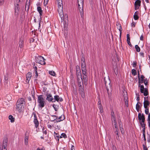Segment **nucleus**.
Instances as JSON below:
<instances>
[{
  "label": "nucleus",
  "mask_w": 150,
  "mask_h": 150,
  "mask_svg": "<svg viewBox=\"0 0 150 150\" xmlns=\"http://www.w3.org/2000/svg\"><path fill=\"white\" fill-rule=\"evenodd\" d=\"M111 117L112 120V123L113 127L114 130V133L115 134V137L117 140H120L119 134L118 132L119 129L118 126V123L119 124V127L121 132L123 134L124 132V130L123 128V126L122 123L119 120H117L115 115L113 111L111 113Z\"/></svg>",
  "instance_id": "nucleus-1"
},
{
  "label": "nucleus",
  "mask_w": 150,
  "mask_h": 150,
  "mask_svg": "<svg viewBox=\"0 0 150 150\" xmlns=\"http://www.w3.org/2000/svg\"><path fill=\"white\" fill-rule=\"evenodd\" d=\"M81 70L83 75V78L84 81L87 80V76L86 75V63L84 57H82L81 59Z\"/></svg>",
  "instance_id": "nucleus-2"
},
{
  "label": "nucleus",
  "mask_w": 150,
  "mask_h": 150,
  "mask_svg": "<svg viewBox=\"0 0 150 150\" xmlns=\"http://www.w3.org/2000/svg\"><path fill=\"white\" fill-rule=\"evenodd\" d=\"M25 102L24 98H21L18 99L16 104V109L19 112L23 111L24 108Z\"/></svg>",
  "instance_id": "nucleus-3"
},
{
  "label": "nucleus",
  "mask_w": 150,
  "mask_h": 150,
  "mask_svg": "<svg viewBox=\"0 0 150 150\" xmlns=\"http://www.w3.org/2000/svg\"><path fill=\"white\" fill-rule=\"evenodd\" d=\"M105 85L106 88L108 95L109 97L111 95V85L110 84V81L109 77H105L104 78Z\"/></svg>",
  "instance_id": "nucleus-4"
},
{
  "label": "nucleus",
  "mask_w": 150,
  "mask_h": 150,
  "mask_svg": "<svg viewBox=\"0 0 150 150\" xmlns=\"http://www.w3.org/2000/svg\"><path fill=\"white\" fill-rule=\"evenodd\" d=\"M58 11L59 13V16L61 19L62 21H64V13L63 11V6L62 4V2H61V0L60 2H58Z\"/></svg>",
  "instance_id": "nucleus-5"
},
{
  "label": "nucleus",
  "mask_w": 150,
  "mask_h": 150,
  "mask_svg": "<svg viewBox=\"0 0 150 150\" xmlns=\"http://www.w3.org/2000/svg\"><path fill=\"white\" fill-rule=\"evenodd\" d=\"M78 7L81 17L83 16V0H77Z\"/></svg>",
  "instance_id": "nucleus-6"
},
{
  "label": "nucleus",
  "mask_w": 150,
  "mask_h": 150,
  "mask_svg": "<svg viewBox=\"0 0 150 150\" xmlns=\"http://www.w3.org/2000/svg\"><path fill=\"white\" fill-rule=\"evenodd\" d=\"M45 99L42 97V95L38 96V106L39 108H42L44 107L45 104Z\"/></svg>",
  "instance_id": "nucleus-7"
},
{
  "label": "nucleus",
  "mask_w": 150,
  "mask_h": 150,
  "mask_svg": "<svg viewBox=\"0 0 150 150\" xmlns=\"http://www.w3.org/2000/svg\"><path fill=\"white\" fill-rule=\"evenodd\" d=\"M76 75L78 85L79 87H81L82 85H83V81L81 74H77Z\"/></svg>",
  "instance_id": "nucleus-8"
},
{
  "label": "nucleus",
  "mask_w": 150,
  "mask_h": 150,
  "mask_svg": "<svg viewBox=\"0 0 150 150\" xmlns=\"http://www.w3.org/2000/svg\"><path fill=\"white\" fill-rule=\"evenodd\" d=\"M52 117H56V118L54 119V120H53V121L56 120L57 122H58L62 121L64 120L65 118L64 116V115H62L61 116L58 118H57V116L55 115H52Z\"/></svg>",
  "instance_id": "nucleus-9"
},
{
  "label": "nucleus",
  "mask_w": 150,
  "mask_h": 150,
  "mask_svg": "<svg viewBox=\"0 0 150 150\" xmlns=\"http://www.w3.org/2000/svg\"><path fill=\"white\" fill-rule=\"evenodd\" d=\"M37 62L38 63L42 65H44L45 64L44 58L41 56H39L38 58Z\"/></svg>",
  "instance_id": "nucleus-10"
},
{
  "label": "nucleus",
  "mask_w": 150,
  "mask_h": 150,
  "mask_svg": "<svg viewBox=\"0 0 150 150\" xmlns=\"http://www.w3.org/2000/svg\"><path fill=\"white\" fill-rule=\"evenodd\" d=\"M47 98L46 100L49 101H51L52 102H54L55 100H54L52 97V95L50 94H47L46 95Z\"/></svg>",
  "instance_id": "nucleus-11"
},
{
  "label": "nucleus",
  "mask_w": 150,
  "mask_h": 150,
  "mask_svg": "<svg viewBox=\"0 0 150 150\" xmlns=\"http://www.w3.org/2000/svg\"><path fill=\"white\" fill-rule=\"evenodd\" d=\"M138 117L139 119L140 120H142V121L141 122H142L143 123H144L145 121V117L143 114H141L140 113H139L138 114Z\"/></svg>",
  "instance_id": "nucleus-12"
},
{
  "label": "nucleus",
  "mask_w": 150,
  "mask_h": 150,
  "mask_svg": "<svg viewBox=\"0 0 150 150\" xmlns=\"http://www.w3.org/2000/svg\"><path fill=\"white\" fill-rule=\"evenodd\" d=\"M141 1L140 0H137L135 1L134 3L135 10H136L139 8L141 5Z\"/></svg>",
  "instance_id": "nucleus-13"
},
{
  "label": "nucleus",
  "mask_w": 150,
  "mask_h": 150,
  "mask_svg": "<svg viewBox=\"0 0 150 150\" xmlns=\"http://www.w3.org/2000/svg\"><path fill=\"white\" fill-rule=\"evenodd\" d=\"M8 139L6 137L4 138L3 141V145L4 147V150H6V147L7 145Z\"/></svg>",
  "instance_id": "nucleus-14"
},
{
  "label": "nucleus",
  "mask_w": 150,
  "mask_h": 150,
  "mask_svg": "<svg viewBox=\"0 0 150 150\" xmlns=\"http://www.w3.org/2000/svg\"><path fill=\"white\" fill-rule=\"evenodd\" d=\"M18 44L19 47L21 48L23 47L24 45V40L23 38H21L20 39Z\"/></svg>",
  "instance_id": "nucleus-15"
},
{
  "label": "nucleus",
  "mask_w": 150,
  "mask_h": 150,
  "mask_svg": "<svg viewBox=\"0 0 150 150\" xmlns=\"http://www.w3.org/2000/svg\"><path fill=\"white\" fill-rule=\"evenodd\" d=\"M19 10V5L17 4L16 5H15V15H18Z\"/></svg>",
  "instance_id": "nucleus-16"
},
{
  "label": "nucleus",
  "mask_w": 150,
  "mask_h": 150,
  "mask_svg": "<svg viewBox=\"0 0 150 150\" xmlns=\"http://www.w3.org/2000/svg\"><path fill=\"white\" fill-rule=\"evenodd\" d=\"M117 28L119 29L120 31V37H121L122 28L121 24L119 23H117L116 24Z\"/></svg>",
  "instance_id": "nucleus-17"
},
{
  "label": "nucleus",
  "mask_w": 150,
  "mask_h": 150,
  "mask_svg": "<svg viewBox=\"0 0 150 150\" xmlns=\"http://www.w3.org/2000/svg\"><path fill=\"white\" fill-rule=\"evenodd\" d=\"M54 99L56 101H57L58 102L59 101L60 102H62L63 101V99L62 98H60L59 96L58 95H56L54 96Z\"/></svg>",
  "instance_id": "nucleus-18"
},
{
  "label": "nucleus",
  "mask_w": 150,
  "mask_h": 150,
  "mask_svg": "<svg viewBox=\"0 0 150 150\" xmlns=\"http://www.w3.org/2000/svg\"><path fill=\"white\" fill-rule=\"evenodd\" d=\"M34 122L35 124V127L36 128H37L39 125V122L36 116L34 115Z\"/></svg>",
  "instance_id": "nucleus-19"
},
{
  "label": "nucleus",
  "mask_w": 150,
  "mask_h": 150,
  "mask_svg": "<svg viewBox=\"0 0 150 150\" xmlns=\"http://www.w3.org/2000/svg\"><path fill=\"white\" fill-rule=\"evenodd\" d=\"M32 76V74L30 72H28L26 75V80L29 82Z\"/></svg>",
  "instance_id": "nucleus-20"
},
{
  "label": "nucleus",
  "mask_w": 150,
  "mask_h": 150,
  "mask_svg": "<svg viewBox=\"0 0 150 150\" xmlns=\"http://www.w3.org/2000/svg\"><path fill=\"white\" fill-rule=\"evenodd\" d=\"M150 104V103L148 100H144V108H148V106Z\"/></svg>",
  "instance_id": "nucleus-21"
},
{
  "label": "nucleus",
  "mask_w": 150,
  "mask_h": 150,
  "mask_svg": "<svg viewBox=\"0 0 150 150\" xmlns=\"http://www.w3.org/2000/svg\"><path fill=\"white\" fill-rule=\"evenodd\" d=\"M124 100L125 103V105L126 107L128 106V98L127 96V95H125V96L124 97Z\"/></svg>",
  "instance_id": "nucleus-22"
},
{
  "label": "nucleus",
  "mask_w": 150,
  "mask_h": 150,
  "mask_svg": "<svg viewBox=\"0 0 150 150\" xmlns=\"http://www.w3.org/2000/svg\"><path fill=\"white\" fill-rule=\"evenodd\" d=\"M76 74H81V71L79 67L77 66L76 68Z\"/></svg>",
  "instance_id": "nucleus-23"
},
{
  "label": "nucleus",
  "mask_w": 150,
  "mask_h": 150,
  "mask_svg": "<svg viewBox=\"0 0 150 150\" xmlns=\"http://www.w3.org/2000/svg\"><path fill=\"white\" fill-rule=\"evenodd\" d=\"M9 119L10 120L11 122H13L15 121V118L12 115H10L8 117Z\"/></svg>",
  "instance_id": "nucleus-24"
},
{
  "label": "nucleus",
  "mask_w": 150,
  "mask_h": 150,
  "mask_svg": "<svg viewBox=\"0 0 150 150\" xmlns=\"http://www.w3.org/2000/svg\"><path fill=\"white\" fill-rule=\"evenodd\" d=\"M144 95L145 96H146L148 95L149 93L148 92V89L147 88H145L144 90L143 91Z\"/></svg>",
  "instance_id": "nucleus-25"
},
{
  "label": "nucleus",
  "mask_w": 150,
  "mask_h": 150,
  "mask_svg": "<svg viewBox=\"0 0 150 150\" xmlns=\"http://www.w3.org/2000/svg\"><path fill=\"white\" fill-rule=\"evenodd\" d=\"M37 10L39 12L40 16H42V12L41 7H37Z\"/></svg>",
  "instance_id": "nucleus-26"
},
{
  "label": "nucleus",
  "mask_w": 150,
  "mask_h": 150,
  "mask_svg": "<svg viewBox=\"0 0 150 150\" xmlns=\"http://www.w3.org/2000/svg\"><path fill=\"white\" fill-rule=\"evenodd\" d=\"M138 76L139 78V87L140 85H141V83H142L144 82V81L140 79L139 78V73H138Z\"/></svg>",
  "instance_id": "nucleus-27"
},
{
  "label": "nucleus",
  "mask_w": 150,
  "mask_h": 150,
  "mask_svg": "<svg viewBox=\"0 0 150 150\" xmlns=\"http://www.w3.org/2000/svg\"><path fill=\"white\" fill-rule=\"evenodd\" d=\"M134 18L135 20H137L139 18V17L138 16V13L137 11L136 12L134 15Z\"/></svg>",
  "instance_id": "nucleus-28"
},
{
  "label": "nucleus",
  "mask_w": 150,
  "mask_h": 150,
  "mask_svg": "<svg viewBox=\"0 0 150 150\" xmlns=\"http://www.w3.org/2000/svg\"><path fill=\"white\" fill-rule=\"evenodd\" d=\"M28 136H25V143L26 145H27L28 144Z\"/></svg>",
  "instance_id": "nucleus-29"
},
{
  "label": "nucleus",
  "mask_w": 150,
  "mask_h": 150,
  "mask_svg": "<svg viewBox=\"0 0 150 150\" xmlns=\"http://www.w3.org/2000/svg\"><path fill=\"white\" fill-rule=\"evenodd\" d=\"M140 102H138L136 105V109L137 112H139V109H140V106L139 105V104H140Z\"/></svg>",
  "instance_id": "nucleus-30"
},
{
  "label": "nucleus",
  "mask_w": 150,
  "mask_h": 150,
  "mask_svg": "<svg viewBox=\"0 0 150 150\" xmlns=\"http://www.w3.org/2000/svg\"><path fill=\"white\" fill-rule=\"evenodd\" d=\"M139 87H140V92L142 93H143V91L144 90L145 88H144V86L143 85H140V86Z\"/></svg>",
  "instance_id": "nucleus-31"
},
{
  "label": "nucleus",
  "mask_w": 150,
  "mask_h": 150,
  "mask_svg": "<svg viewBox=\"0 0 150 150\" xmlns=\"http://www.w3.org/2000/svg\"><path fill=\"white\" fill-rule=\"evenodd\" d=\"M98 107L100 110V112L101 113H103V110L102 105H98Z\"/></svg>",
  "instance_id": "nucleus-32"
},
{
  "label": "nucleus",
  "mask_w": 150,
  "mask_h": 150,
  "mask_svg": "<svg viewBox=\"0 0 150 150\" xmlns=\"http://www.w3.org/2000/svg\"><path fill=\"white\" fill-rule=\"evenodd\" d=\"M135 48L136 49V51L137 52H139L140 51V48L139 47V46L137 45H135Z\"/></svg>",
  "instance_id": "nucleus-33"
},
{
  "label": "nucleus",
  "mask_w": 150,
  "mask_h": 150,
  "mask_svg": "<svg viewBox=\"0 0 150 150\" xmlns=\"http://www.w3.org/2000/svg\"><path fill=\"white\" fill-rule=\"evenodd\" d=\"M132 75H133L134 76H135L137 74V71L135 69H132Z\"/></svg>",
  "instance_id": "nucleus-34"
},
{
  "label": "nucleus",
  "mask_w": 150,
  "mask_h": 150,
  "mask_svg": "<svg viewBox=\"0 0 150 150\" xmlns=\"http://www.w3.org/2000/svg\"><path fill=\"white\" fill-rule=\"evenodd\" d=\"M62 137H64L65 138H67V135L64 133H62L61 134V136H60V138H62Z\"/></svg>",
  "instance_id": "nucleus-35"
},
{
  "label": "nucleus",
  "mask_w": 150,
  "mask_h": 150,
  "mask_svg": "<svg viewBox=\"0 0 150 150\" xmlns=\"http://www.w3.org/2000/svg\"><path fill=\"white\" fill-rule=\"evenodd\" d=\"M49 73L52 76H55V73L54 71H50L49 72Z\"/></svg>",
  "instance_id": "nucleus-36"
},
{
  "label": "nucleus",
  "mask_w": 150,
  "mask_h": 150,
  "mask_svg": "<svg viewBox=\"0 0 150 150\" xmlns=\"http://www.w3.org/2000/svg\"><path fill=\"white\" fill-rule=\"evenodd\" d=\"M6 150H7L6 147ZM0 150H4V147L1 144H0Z\"/></svg>",
  "instance_id": "nucleus-37"
},
{
  "label": "nucleus",
  "mask_w": 150,
  "mask_h": 150,
  "mask_svg": "<svg viewBox=\"0 0 150 150\" xmlns=\"http://www.w3.org/2000/svg\"><path fill=\"white\" fill-rule=\"evenodd\" d=\"M141 125V127H142L143 128H145V124L144 123L142 122H141V121L140 122Z\"/></svg>",
  "instance_id": "nucleus-38"
},
{
  "label": "nucleus",
  "mask_w": 150,
  "mask_h": 150,
  "mask_svg": "<svg viewBox=\"0 0 150 150\" xmlns=\"http://www.w3.org/2000/svg\"><path fill=\"white\" fill-rule=\"evenodd\" d=\"M127 42H129L130 40V38L129 37V34H127Z\"/></svg>",
  "instance_id": "nucleus-39"
},
{
  "label": "nucleus",
  "mask_w": 150,
  "mask_h": 150,
  "mask_svg": "<svg viewBox=\"0 0 150 150\" xmlns=\"http://www.w3.org/2000/svg\"><path fill=\"white\" fill-rule=\"evenodd\" d=\"M144 83L145 85H146L148 84V80L147 78L145 79L144 80Z\"/></svg>",
  "instance_id": "nucleus-40"
},
{
  "label": "nucleus",
  "mask_w": 150,
  "mask_h": 150,
  "mask_svg": "<svg viewBox=\"0 0 150 150\" xmlns=\"http://www.w3.org/2000/svg\"><path fill=\"white\" fill-rule=\"evenodd\" d=\"M145 113L146 114H148L149 113V108H145Z\"/></svg>",
  "instance_id": "nucleus-41"
},
{
  "label": "nucleus",
  "mask_w": 150,
  "mask_h": 150,
  "mask_svg": "<svg viewBox=\"0 0 150 150\" xmlns=\"http://www.w3.org/2000/svg\"><path fill=\"white\" fill-rule=\"evenodd\" d=\"M49 0H44V4L45 6H46Z\"/></svg>",
  "instance_id": "nucleus-42"
},
{
  "label": "nucleus",
  "mask_w": 150,
  "mask_h": 150,
  "mask_svg": "<svg viewBox=\"0 0 150 150\" xmlns=\"http://www.w3.org/2000/svg\"><path fill=\"white\" fill-rule=\"evenodd\" d=\"M79 92L80 93H82V92H84L83 91V89L81 87H79Z\"/></svg>",
  "instance_id": "nucleus-43"
},
{
  "label": "nucleus",
  "mask_w": 150,
  "mask_h": 150,
  "mask_svg": "<svg viewBox=\"0 0 150 150\" xmlns=\"http://www.w3.org/2000/svg\"><path fill=\"white\" fill-rule=\"evenodd\" d=\"M148 124H150V113L149 114L148 118Z\"/></svg>",
  "instance_id": "nucleus-44"
},
{
  "label": "nucleus",
  "mask_w": 150,
  "mask_h": 150,
  "mask_svg": "<svg viewBox=\"0 0 150 150\" xmlns=\"http://www.w3.org/2000/svg\"><path fill=\"white\" fill-rule=\"evenodd\" d=\"M147 141L149 142H150V134H148Z\"/></svg>",
  "instance_id": "nucleus-45"
},
{
  "label": "nucleus",
  "mask_w": 150,
  "mask_h": 150,
  "mask_svg": "<svg viewBox=\"0 0 150 150\" xmlns=\"http://www.w3.org/2000/svg\"><path fill=\"white\" fill-rule=\"evenodd\" d=\"M145 77L143 75L141 76L140 78V79L144 81V80Z\"/></svg>",
  "instance_id": "nucleus-46"
},
{
  "label": "nucleus",
  "mask_w": 150,
  "mask_h": 150,
  "mask_svg": "<svg viewBox=\"0 0 150 150\" xmlns=\"http://www.w3.org/2000/svg\"><path fill=\"white\" fill-rule=\"evenodd\" d=\"M4 79L6 81H7L8 80V75H6L4 76Z\"/></svg>",
  "instance_id": "nucleus-47"
},
{
  "label": "nucleus",
  "mask_w": 150,
  "mask_h": 150,
  "mask_svg": "<svg viewBox=\"0 0 150 150\" xmlns=\"http://www.w3.org/2000/svg\"><path fill=\"white\" fill-rule=\"evenodd\" d=\"M81 96L82 98H84L85 97V93L84 92H82L81 93Z\"/></svg>",
  "instance_id": "nucleus-48"
},
{
  "label": "nucleus",
  "mask_w": 150,
  "mask_h": 150,
  "mask_svg": "<svg viewBox=\"0 0 150 150\" xmlns=\"http://www.w3.org/2000/svg\"><path fill=\"white\" fill-rule=\"evenodd\" d=\"M4 3V1L0 0V6L2 5Z\"/></svg>",
  "instance_id": "nucleus-49"
},
{
  "label": "nucleus",
  "mask_w": 150,
  "mask_h": 150,
  "mask_svg": "<svg viewBox=\"0 0 150 150\" xmlns=\"http://www.w3.org/2000/svg\"><path fill=\"white\" fill-rule=\"evenodd\" d=\"M102 105L101 104V100L99 98L98 99V105Z\"/></svg>",
  "instance_id": "nucleus-50"
},
{
  "label": "nucleus",
  "mask_w": 150,
  "mask_h": 150,
  "mask_svg": "<svg viewBox=\"0 0 150 150\" xmlns=\"http://www.w3.org/2000/svg\"><path fill=\"white\" fill-rule=\"evenodd\" d=\"M143 147L144 150H148L147 148L144 145H143Z\"/></svg>",
  "instance_id": "nucleus-51"
},
{
  "label": "nucleus",
  "mask_w": 150,
  "mask_h": 150,
  "mask_svg": "<svg viewBox=\"0 0 150 150\" xmlns=\"http://www.w3.org/2000/svg\"><path fill=\"white\" fill-rule=\"evenodd\" d=\"M36 150H45V149L44 148H42V149H40L39 148H38Z\"/></svg>",
  "instance_id": "nucleus-52"
},
{
  "label": "nucleus",
  "mask_w": 150,
  "mask_h": 150,
  "mask_svg": "<svg viewBox=\"0 0 150 150\" xmlns=\"http://www.w3.org/2000/svg\"><path fill=\"white\" fill-rule=\"evenodd\" d=\"M140 55L141 56H142L143 57H144V53L142 52H140Z\"/></svg>",
  "instance_id": "nucleus-53"
},
{
  "label": "nucleus",
  "mask_w": 150,
  "mask_h": 150,
  "mask_svg": "<svg viewBox=\"0 0 150 150\" xmlns=\"http://www.w3.org/2000/svg\"><path fill=\"white\" fill-rule=\"evenodd\" d=\"M136 25V23L133 22L132 23V26H133V27H134Z\"/></svg>",
  "instance_id": "nucleus-54"
},
{
  "label": "nucleus",
  "mask_w": 150,
  "mask_h": 150,
  "mask_svg": "<svg viewBox=\"0 0 150 150\" xmlns=\"http://www.w3.org/2000/svg\"><path fill=\"white\" fill-rule=\"evenodd\" d=\"M145 128H143L142 131L143 132V135L145 134Z\"/></svg>",
  "instance_id": "nucleus-55"
},
{
  "label": "nucleus",
  "mask_w": 150,
  "mask_h": 150,
  "mask_svg": "<svg viewBox=\"0 0 150 150\" xmlns=\"http://www.w3.org/2000/svg\"><path fill=\"white\" fill-rule=\"evenodd\" d=\"M140 40H143V36L141 35L140 37Z\"/></svg>",
  "instance_id": "nucleus-56"
},
{
  "label": "nucleus",
  "mask_w": 150,
  "mask_h": 150,
  "mask_svg": "<svg viewBox=\"0 0 150 150\" xmlns=\"http://www.w3.org/2000/svg\"><path fill=\"white\" fill-rule=\"evenodd\" d=\"M47 127L48 128L51 129L52 128V126L50 125H48Z\"/></svg>",
  "instance_id": "nucleus-57"
},
{
  "label": "nucleus",
  "mask_w": 150,
  "mask_h": 150,
  "mask_svg": "<svg viewBox=\"0 0 150 150\" xmlns=\"http://www.w3.org/2000/svg\"><path fill=\"white\" fill-rule=\"evenodd\" d=\"M143 135V137L144 138V141L146 142V137H145V134H144V135Z\"/></svg>",
  "instance_id": "nucleus-58"
},
{
  "label": "nucleus",
  "mask_w": 150,
  "mask_h": 150,
  "mask_svg": "<svg viewBox=\"0 0 150 150\" xmlns=\"http://www.w3.org/2000/svg\"><path fill=\"white\" fill-rule=\"evenodd\" d=\"M35 76H36V77H37L38 76L37 71H35Z\"/></svg>",
  "instance_id": "nucleus-59"
},
{
  "label": "nucleus",
  "mask_w": 150,
  "mask_h": 150,
  "mask_svg": "<svg viewBox=\"0 0 150 150\" xmlns=\"http://www.w3.org/2000/svg\"><path fill=\"white\" fill-rule=\"evenodd\" d=\"M127 42V43L131 47H132V45L131 44V43L130 42V41H129V42Z\"/></svg>",
  "instance_id": "nucleus-60"
},
{
  "label": "nucleus",
  "mask_w": 150,
  "mask_h": 150,
  "mask_svg": "<svg viewBox=\"0 0 150 150\" xmlns=\"http://www.w3.org/2000/svg\"><path fill=\"white\" fill-rule=\"evenodd\" d=\"M148 97L144 98V100H148Z\"/></svg>",
  "instance_id": "nucleus-61"
},
{
  "label": "nucleus",
  "mask_w": 150,
  "mask_h": 150,
  "mask_svg": "<svg viewBox=\"0 0 150 150\" xmlns=\"http://www.w3.org/2000/svg\"><path fill=\"white\" fill-rule=\"evenodd\" d=\"M140 100V98H139V95L138 96V97L137 98V101H138V102H139V101Z\"/></svg>",
  "instance_id": "nucleus-62"
},
{
  "label": "nucleus",
  "mask_w": 150,
  "mask_h": 150,
  "mask_svg": "<svg viewBox=\"0 0 150 150\" xmlns=\"http://www.w3.org/2000/svg\"><path fill=\"white\" fill-rule=\"evenodd\" d=\"M43 133L44 134H47V131H46V130H45V131H43Z\"/></svg>",
  "instance_id": "nucleus-63"
},
{
  "label": "nucleus",
  "mask_w": 150,
  "mask_h": 150,
  "mask_svg": "<svg viewBox=\"0 0 150 150\" xmlns=\"http://www.w3.org/2000/svg\"><path fill=\"white\" fill-rule=\"evenodd\" d=\"M34 68L35 69V71H37V68L36 66L34 67Z\"/></svg>",
  "instance_id": "nucleus-64"
}]
</instances>
